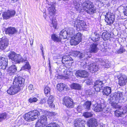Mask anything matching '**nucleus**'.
Returning a JSON list of instances; mask_svg holds the SVG:
<instances>
[{
  "instance_id": "nucleus-1",
  "label": "nucleus",
  "mask_w": 127,
  "mask_h": 127,
  "mask_svg": "<svg viewBox=\"0 0 127 127\" xmlns=\"http://www.w3.org/2000/svg\"><path fill=\"white\" fill-rule=\"evenodd\" d=\"M8 56L9 59H11L13 63L15 64H20L26 61L27 58H23L20 54H17L14 51H11L8 54Z\"/></svg>"
},
{
  "instance_id": "nucleus-2",
  "label": "nucleus",
  "mask_w": 127,
  "mask_h": 127,
  "mask_svg": "<svg viewBox=\"0 0 127 127\" xmlns=\"http://www.w3.org/2000/svg\"><path fill=\"white\" fill-rule=\"evenodd\" d=\"M83 8L86 12L90 14L95 13L97 9L93 3L89 0L84 1L83 3Z\"/></svg>"
},
{
  "instance_id": "nucleus-3",
  "label": "nucleus",
  "mask_w": 127,
  "mask_h": 127,
  "mask_svg": "<svg viewBox=\"0 0 127 127\" xmlns=\"http://www.w3.org/2000/svg\"><path fill=\"white\" fill-rule=\"evenodd\" d=\"M40 115L39 112L38 110H34L25 114L24 118L26 121L30 122L36 120Z\"/></svg>"
},
{
  "instance_id": "nucleus-4",
  "label": "nucleus",
  "mask_w": 127,
  "mask_h": 127,
  "mask_svg": "<svg viewBox=\"0 0 127 127\" xmlns=\"http://www.w3.org/2000/svg\"><path fill=\"white\" fill-rule=\"evenodd\" d=\"M56 10L53 9L49 12L50 16L49 18L50 21L49 22V25L51 28H53L54 29H57L58 25L57 21L56 19L57 15Z\"/></svg>"
},
{
  "instance_id": "nucleus-5",
  "label": "nucleus",
  "mask_w": 127,
  "mask_h": 127,
  "mask_svg": "<svg viewBox=\"0 0 127 127\" xmlns=\"http://www.w3.org/2000/svg\"><path fill=\"white\" fill-rule=\"evenodd\" d=\"M62 103L68 109L74 108L75 105V103L73 100L68 96L64 97L62 100Z\"/></svg>"
},
{
  "instance_id": "nucleus-6",
  "label": "nucleus",
  "mask_w": 127,
  "mask_h": 127,
  "mask_svg": "<svg viewBox=\"0 0 127 127\" xmlns=\"http://www.w3.org/2000/svg\"><path fill=\"white\" fill-rule=\"evenodd\" d=\"M47 116L45 114L41 115L35 124L36 127H44L48 124Z\"/></svg>"
},
{
  "instance_id": "nucleus-7",
  "label": "nucleus",
  "mask_w": 127,
  "mask_h": 127,
  "mask_svg": "<svg viewBox=\"0 0 127 127\" xmlns=\"http://www.w3.org/2000/svg\"><path fill=\"white\" fill-rule=\"evenodd\" d=\"M16 13V11L14 10H8L7 11L3 12L2 16L3 20H7L11 17L14 16Z\"/></svg>"
},
{
  "instance_id": "nucleus-8",
  "label": "nucleus",
  "mask_w": 127,
  "mask_h": 127,
  "mask_svg": "<svg viewBox=\"0 0 127 127\" xmlns=\"http://www.w3.org/2000/svg\"><path fill=\"white\" fill-rule=\"evenodd\" d=\"M24 79L21 76H18L14 77L13 85L16 87L20 88L21 87H22L24 85Z\"/></svg>"
},
{
  "instance_id": "nucleus-9",
  "label": "nucleus",
  "mask_w": 127,
  "mask_h": 127,
  "mask_svg": "<svg viewBox=\"0 0 127 127\" xmlns=\"http://www.w3.org/2000/svg\"><path fill=\"white\" fill-rule=\"evenodd\" d=\"M105 16L106 19L105 21L108 25H111L115 21V17L113 13L108 12L106 13Z\"/></svg>"
},
{
  "instance_id": "nucleus-10",
  "label": "nucleus",
  "mask_w": 127,
  "mask_h": 127,
  "mask_svg": "<svg viewBox=\"0 0 127 127\" xmlns=\"http://www.w3.org/2000/svg\"><path fill=\"white\" fill-rule=\"evenodd\" d=\"M86 24L83 20H75L74 23V26L77 29H79L80 30H84L86 29Z\"/></svg>"
},
{
  "instance_id": "nucleus-11",
  "label": "nucleus",
  "mask_w": 127,
  "mask_h": 127,
  "mask_svg": "<svg viewBox=\"0 0 127 127\" xmlns=\"http://www.w3.org/2000/svg\"><path fill=\"white\" fill-rule=\"evenodd\" d=\"M118 78V84L120 86H122L125 85L127 82V76L126 75L122 74H120Z\"/></svg>"
},
{
  "instance_id": "nucleus-12",
  "label": "nucleus",
  "mask_w": 127,
  "mask_h": 127,
  "mask_svg": "<svg viewBox=\"0 0 127 127\" xmlns=\"http://www.w3.org/2000/svg\"><path fill=\"white\" fill-rule=\"evenodd\" d=\"M104 84L103 81L99 80H96L95 82L93 87L97 92H99L101 88L103 87Z\"/></svg>"
},
{
  "instance_id": "nucleus-13",
  "label": "nucleus",
  "mask_w": 127,
  "mask_h": 127,
  "mask_svg": "<svg viewBox=\"0 0 127 127\" xmlns=\"http://www.w3.org/2000/svg\"><path fill=\"white\" fill-rule=\"evenodd\" d=\"M9 40L6 38L2 37L0 40V49L3 50L5 49L8 46Z\"/></svg>"
},
{
  "instance_id": "nucleus-14",
  "label": "nucleus",
  "mask_w": 127,
  "mask_h": 127,
  "mask_svg": "<svg viewBox=\"0 0 127 127\" xmlns=\"http://www.w3.org/2000/svg\"><path fill=\"white\" fill-rule=\"evenodd\" d=\"M89 127H96L98 125L97 120L94 118H90L87 122Z\"/></svg>"
},
{
  "instance_id": "nucleus-15",
  "label": "nucleus",
  "mask_w": 127,
  "mask_h": 127,
  "mask_svg": "<svg viewBox=\"0 0 127 127\" xmlns=\"http://www.w3.org/2000/svg\"><path fill=\"white\" fill-rule=\"evenodd\" d=\"M20 90V88H19L13 85L7 90V92L9 95H13L17 93Z\"/></svg>"
},
{
  "instance_id": "nucleus-16",
  "label": "nucleus",
  "mask_w": 127,
  "mask_h": 127,
  "mask_svg": "<svg viewBox=\"0 0 127 127\" xmlns=\"http://www.w3.org/2000/svg\"><path fill=\"white\" fill-rule=\"evenodd\" d=\"M5 34L9 35H13L17 32V30L15 27H8L5 29Z\"/></svg>"
},
{
  "instance_id": "nucleus-17",
  "label": "nucleus",
  "mask_w": 127,
  "mask_h": 127,
  "mask_svg": "<svg viewBox=\"0 0 127 127\" xmlns=\"http://www.w3.org/2000/svg\"><path fill=\"white\" fill-rule=\"evenodd\" d=\"M76 75L77 76L85 78L88 77V73L85 70H80L76 71Z\"/></svg>"
},
{
  "instance_id": "nucleus-18",
  "label": "nucleus",
  "mask_w": 127,
  "mask_h": 127,
  "mask_svg": "<svg viewBox=\"0 0 127 127\" xmlns=\"http://www.w3.org/2000/svg\"><path fill=\"white\" fill-rule=\"evenodd\" d=\"M73 125L75 127H84L85 124L80 119H77L73 122Z\"/></svg>"
},
{
  "instance_id": "nucleus-19",
  "label": "nucleus",
  "mask_w": 127,
  "mask_h": 127,
  "mask_svg": "<svg viewBox=\"0 0 127 127\" xmlns=\"http://www.w3.org/2000/svg\"><path fill=\"white\" fill-rule=\"evenodd\" d=\"M0 61L1 65V68L3 69H6L7 64V60L4 57H0Z\"/></svg>"
},
{
  "instance_id": "nucleus-20",
  "label": "nucleus",
  "mask_w": 127,
  "mask_h": 127,
  "mask_svg": "<svg viewBox=\"0 0 127 127\" xmlns=\"http://www.w3.org/2000/svg\"><path fill=\"white\" fill-rule=\"evenodd\" d=\"M54 97L52 95H50L47 100V104L51 108L55 107V105L53 102L54 101Z\"/></svg>"
},
{
  "instance_id": "nucleus-21",
  "label": "nucleus",
  "mask_w": 127,
  "mask_h": 127,
  "mask_svg": "<svg viewBox=\"0 0 127 127\" xmlns=\"http://www.w3.org/2000/svg\"><path fill=\"white\" fill-rule=\"evenodd\" d=\"M97 43H93L90 46L89 52L90 53H95L97 52L98 50L97 47Z\"/></svg>"
},
{
  "instance_id": "nucleus-22",
  "label": "nucleus",
  "mask_w": 127,
  "mask_h": 127,
  "mask_svg": "<svg viewBox=\"0 0 127 127\" xmlns=\"http://www.w3.org/2000/svg\"><path fill=\"white\" fill-rule=\"evenodd\" d=\"M17 70V68L15 65H12L8 68L7 72L9 74L11 75L14 74Z\"/></svg>"
},
{
  "instance_id": "nucleus-23",
  "label": "nucleus",
  "mask_w": 127,
  "mask_h": 127,
  "mask_svg": "<svg viewBox=\"0 0 127 127\" xmlns=\"http://www.w3.org/2000/svg\"><path fill=\"white\" fill-rule=\"evenodd\" d=\"M111 34L107 31L103 32L102 35V37L104 41L109 39L111 37Z\"/></svg>"
},
{
  "instance_id": "nucleus-24",
  "label": "nucleus",
  "mask_w": 127,
  "mask_h": 127,
  "mask_svg": "<svg viewBox=\"0 0 127 127\" xmlns=\"http://www.w3.org/2000/svg\"><path fill=\"white\" fill-rule=\"evenodd\" d=\"M31 68V66L29 63L27 61L26 62L25 64L22 67L21 70L29 71H30Z\"/></svg>"
},
{
  "instance_id": "nucleus-25",
  "label": "nucleus",
  "mask_w": 127,
  "mask_h": 127,
  "mask_svg": "<svg viewBox=\"0 0 127 127\" xmlns=\"http://www.w3.org/2000/svg\"><path fill=\"white\" fill-rule=\"evenodd\" d=\"M51 39L54 42H61L62 38L61 36L59 37L56 34L54 33L51 35Z\"/></svg>"
},
{
  "instance_id": "nucleus-26",
  "label": "nucleus",
  "mask_w": 127,
  "mask_h": 127,
  "mask_svg": "<svg viewBox=\"0 0 127 127\" xmlns=\"http://www.w3.org/2000/svg\"><path fill=\"white\" fill-rule=\"evenodd\" d=\"M111 88L109 87L106 86L104 88L102 92L104 95H108L111 93Z\"/></svg>"
},
{
  "instance_id": "nucleus-27",
  "label": "nucleus",
  "mask_w": 127,
  "mask_h": 127,
  "mask_svg": "<svg viewBox=\"0 0 127 127\" xmlns=\"http://www.w3.org/2000/svg\"><path fill=\"white\" fill-rule=\"evenodd\" d=\"M91 104V101L88 100L84 103L83 105V106L84 109H86V110H89L90 109Z\"/></svg>"
},
{
  "instance_id": "nucleus-28",
  "label": "nucleus",
  "mask_w": 127,
  "mask_h": 127,
  "mask_svg": "<svg viewBox=\"0 0 127 127\" xmlns=\"http://www.w3.org/2000/svg\"><path fill=\"white\" fill-rule=\"evenodd\" d=\"M99 68L98 66L95 64H93L89 68L90 72L92 73H95L98 70Z\"/></svg>"
},
{
  "instance_id": "nucleus-29",
  "label": "nucleus",
  "mask_w": 127,
  "mask_h": 127,
  "mask_svg": "<svg viewBox=\"0 0 127 127\" xmlns=\"http://www.w3.org/2000/svg\"><path fill=\"white\" fill-rule=\"evenodd\" d=\"M43 113L45 114L47 116H48L49 117H52L56 115V113L54 112H50L49 111L44 110L43 111Z\"/></svg>"
},
{
  "instance_id": "nucleus-30",
  "label": "nucleus",
  "mask_w": 127,
  "mask_h": 127,
  "mask_svg": "<svg viewBox=\"0 0 127 127\" xmlns=\"http://www.w3.org/2000/svg\"><path fill=\"white\" fill-rule=\"evenodd\" d=\"M56 87L57 90L61 92L65 88V85L63 83H58L57 84Z\"/></svg>"
},
{
  "instance_id": "nucleus-31",
  "label": "nucleus",
  "mask_w": 127,
  "mask_h": 127,
  "mask_svg": "<svg viewBox=\"0 0 127 127\" xmlns=\"http://www.w3.org/2000/svg\"><path fill=\"white\" fill-rule=\"evenodd\" d=\"M82 35L81 34L80 32H78L76 34L74 35L73 38H74L79 43L81 41Z\"/></svg>"
},
{
  "instance_id": "nucleus-32",
  "label": "nucleus",
  "mask_w": 127,
  "mask_h": 127,
  "mask_svg": "<svg viewBox=\"0 0 127 127\" xmlns=\"http://www.w3.org/2000/svg\"><path fill=\"white\" fill-rule=\"evenodd\" d=\"M71 88L73 89L80 90L81 89V86L80 85L77 83H73L71 85Z\"/></svg>"
},
{
  "instance_id": "nucleus-33",
  "label": "nucleus",
  "mask_w": 127,
  "mask_h": 127,
  "mask_svg": "<svg viewBox=\"0 0 127 127\" xmlns=\"http://www.w3.org/2000/svg\"><path fill=\"white\" fill-rule=\"evenodd\" d=\"M73 60V59L69 55H64L62 58V61L66 62L68 61H71Z\"/></svg>"
},
{
  "instance_id": "nucleus-34",
  "label": "nucleus",
  "mask_w": 127,
  "mask_h": 127,
  "mask_svg": "<svg viewBox=\"0 0 127 127\" xmlns=\"http://www.w3.org/2000/svg\"><path fill=\"white\" fill-rule=\"evenodd\" d=\"M102 108L101 105L100 104L97 103L96 105L95 106L94 110L96 112H99L102 111Z\"/></svg>"
},
{
  "instance_id": "nucleus-35",
  "label": "nucleus",
  "mask_w": 127,
  "mask_h": 127,
  "mask_svg": "<svg viewBox=\"0 0 127 127\" xmlns=\"http://www.w3.org/2000/svg\"><path fill=\"white\" fill-rule=\"evenodd\" d=\"M67 32L64 30H62L59 33L60 36H62V38L63 39L66 38L67 37Z\"/></svg>"
},
{
  "instance_id": "nucleus-36",
  "label": "nucleus",
  "mask_w": 127,
  "mask_h": 127,
  "mask_svg": "<svg viewBox=\"0 0 127 127\" xmlns=\"http://www.w3.org/2000/svg\"><path fill=\"white\" fill-rule=\"evenodd\" d=\"M44 93L45 95L48 96L50 94V89L49 87L47 86L44 88Z\"/></svg>"
},
{
  "instance_id": "nucleus-37",
  "label": "nucleus",
  "mask_w": 127,
  "mask_h": 127,
  "mask_svg": "<svg viewBox=\"0 0 127 127\" xmlns=\"http://www.w3.org/2000/svg\"><path fill=\"white\" fill-rule=\"evenodd\" d=\"M70 44L71 45H76L78 44L79 43L73 37L70 41Z\"/></svg>"
},
{
  "instance_id": "nucleus-38",
  "label": "nucleus",
  "mask_w": 127,
  "mask_h": 127,
  "mask_svg": "<svg viewBox=\"0 0 127 127\" xmlns=\"http://www.w3.org/2000/svg\"><path fill=\"white\" fill-rule=\"evenodd\" d=\"M93 114L90 112H86L83 113V116L85 118H88L92 116Z\"/></svg>"
},
{
  "instance_id": "nucleus-39",
  "label": "nucleus",
  "mask_w": 127,
  "mask_h": 127,
  "mask_svg": "<svg viewBox=\"0 0 127 127\" xmlns=\"http://www.w3.org/2000/svg\"><path fill=\"white\" fill-rule=\"evenodd\" d=\"M7 114L5 113H2L0 114V122L5 119L6 117Z\"/></svg>"
},
{
  "instance_id": "nucleus-40",
  "label": "nucleus",
  "mask_w": 127,
  "mask_h": 127,
  "mask_svg": "<svg viewBox=\"0 0 127 127\" xmlns=\"http://www.w3.org/2000/svg\"><path fill=\"white\" fill-rule=\"evenodd\" d=\"M37 100L38 99L35 97L33 98L31 97L28 100L29 102L30 103L36 102H37Z\"/></svg>"
},
{
  "instance_id": "nucleus-41",
  "label": "nucleus",
  "mask_w": 127,
  "mask_h": 127,
  "mask_svg": "<svg viewBox=\"0 0 127 127\" xmlns=\"http://www.w3.org/2000/svg\"><path fill=\"white\" fill-rule=\"evenodd\" d=\"M45 127H57V124L55 123H51L47 125Z\"/></svg>"
},
{
  "instance_id": "nucleus-42",
  "label": "nucleus",
  "mask_w": 127,
  "mask_h": 127,
  "mask_svg": "<svg viewBox=\"0 0 127 127\" xmlns=\"http://www.w3.org/2000/svg\"><path fill=\"white\" fill-rule=\"evenodd\" d=\"M114 113L115 115L118 117H121L122 114V113L120 111L117 110L115 111Z\"/></svg>"
},
{
  "instance_id": "nucleus-43",
  "label": "nucleus",
  "mask_w": 127,
  "mask_h": 127,
  "mask_svg": "<svg viewBox=\"0 0 127 127\" xmlns=\"http://www.w3.org/2000/svg\"><path fill=\"white\" fill-rule=\"evenodd\" d=\"M126 50L123 47H120L119 49L117 51V53L118 54H122L125 52Z\"/></svg>"
},
{
  "instance_id": "nucleus-44",
  "label": "nucleus",
  "mask_w": 127,
  "mask_h": 127,
  "mask_svg": "<svg viewBox=\"0 0 127 127\" xmlns=\"http://www.w3.org/2000/svg\"><path fill=\"white\" fill-rule=\"evenodd\" d=\"M87 93H88V94L89 95H92L95 94V92L92 90L89 89L87 91Z\"/></svg>"
},
{
  "instance_id": "nucleus-45",
  "label": "nucleus",
  "mask_w": 127,
  "mask_h": 127,
  "mask_svg": "<svg viewBox=\"0 0 127 127\" xmlns=\"http://www.w3.org/2000/svg\"><path fill=\"white\" fill-rule=\"evenodd\" d=\"M115 95H116V97L118 98H121L122 96V93H117Z\"/></svg>"
},
{
  "instance_id": "nucleus-46",
  "label": "nucleus",
  "mask_w": 127,
  "mask_h": 127,
  "mask_svg": "<svg viewBox=\"0 0 127 127\" xmlns=\"http://www.w3.org/2000/svg\"><path fill=\"white\" fill-rule=\"evenodd\" d=\"M71 72V71H70L69 70H67L66 71L65 74L67 76H66V77H65L66 79H67L69 78L68 76L70 75Z\"/></svg>"
},
{
  "instance_id": "nucleus-47",
  "label": "nucleus",
  "mask_w": 127,
  "mask_h": 127,
  "mask_svg": "<svg viewBox=\"0 0 127 127\" xmlns=\"http://www.w3.org/2000/svg\"><path fill=\"white\" fill-rule=\"evenodd\" d=\"M28 89L31 92L33 90V86L32 84H30L28 87Z\"/></svg>"
},
{
  "instance_id": "nucleus-48",
  "label": "nucleus",
  "mask_w": 127,
  "mask_h": 127,
  "mask_svg": "<svg viewBox=\"0 0 127 127\" xmlns=\"http://www.w3.org/2000/svg\"><path fill=\"white\" fill-rule=\"evenodd\" d=\"M73 54H74V56L75 57H76L80 54V52L77 51H75L73 52Z\"/></svg>"
},
{
  "instance_id": "nucleus-49",
  "label": "nucleus",
  "mask_w": 127,
  "mask_h": 127,
  "mask_svg": "<svg viewBox=\"0 0 127 127\" xmlns=\"http://www.w3.org/2000/svg\"><path fill=\"white\" fill-rule=\"evenodd\" d=\"M124 13L125 15L127 16V6L126 7H124Z\"/></svg>"
},
{
  "instance_id": "nucleus-50",
  "label": "nucleus",
  "mask_w": 127,
  "mask_h": 127,
  "mask_svg": "<svg viewBox=\"0 0 127 127\" xmlns=\"http://www.w3.org/2000/svg\"><path fill=\"white\" fill-rule=\"evenodd\" d=\"M45 100L44 99H42L39 102L40 104H42L45 103Z\"/></svg>"
},
{
  "instance_id": "nucleus-51",
  "label": "nucleus",
  "mask_w": 127,
  "mask_h": 127,
  "mask_svg": "<svg viewBox=\"0 0 127 127\" xmlns=\"http://www.w3.org/2000/svg\"><path fill=\"white\" fill-rule=\"evenodd\" d=\"M92 40L96 42L98 40V37L96 38L95 37H93L92 38Z\"/></svg>"
},
{
  "instance_id": "nucleus-52",
  "label": "nucleus",
  "mask_w": 127,
  "mask_h": 127,
  "mask_svg": "<svg viewBox=\"0 0 127 127\" xmlns=\"http://www.w3.org/2000/svg\"><path fill=\"white\" fill-rule=\"evenodd\" d=\"M79 54V58L80 59H81L83 58L85 56L82 53H80V54Z\"/></svg>"
},
{
  "instance_id": "nucleus-53",
  "label": "nucleus",
  "mask_w": 127,
  "mask_h": 127,
  "mask_svg": "<svg viewBox=\"0 0 127 127\" xmlns=\"http://www.w3.org/2000/svg\"><path fill=\"white\" fill-rule=\"evenodd\" d=\"M33 40L32 38L30 39V43L31 45L32 46L33 45Z\"/></svg>"
},
{
  "instance_id": "nucleus-54",
  "label": "nucleus",
  "mask_w": 127,
  "mask_h": 127,
  "mask_svg": "<svg viewBox=\"0 0 127 127\" xmlns=\"http://www.w3.org/2000/svg\"><path fill=\"white\" fill-rule=\"evenodd\" d=\"M43 47H41V50L42 52H43Z\"/></svg>"
},
{
  "instance_id": "nucleus-55",
  "label": "nucleus",
  "mask_w": 127,
  "mask_h": 127,
  "mask_svg": "<svg viewBox=\"0 0 127 127\" xmlns=\"http://www.w3.org/2000/svg\"><path fill=\"white\" fill-rule=\"evenodd\" d=\"M2 75V73H1V72L0 71V76L1 75Z\"/></svg>"
}]
</instances>
